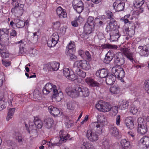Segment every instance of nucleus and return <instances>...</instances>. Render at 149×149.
Segmentation results:
<instances>
[{"label":"nucleus","instance_id":"obj_61","mask_svg":"<svg viewBox=\"0 0 149 149\" xmlns=\"http://www.w3.org/2000/svg\"><path fill=\"white\" fill-rule=\"evenodd\" d=\"M73 122L72 120H67L65 123L66 127L67 128H69L71 127V126L72 125Z\"/></svg>","mask_w":149,"mask_h":149},{"label":"nucleus","instance_id":"obj_27","mask_svg":"<svg viewBox=\"0 0 149 149\" xmlns=\"http://www.w3.org/2000/svg\"><path fill=\"white\" fill-rule=\"evenodd\" d=\"M75 47V43L73 42L70 41L69 44L66 47V52L69 53V52H75L74 48Z\"/></svg>","mask_w":149,"mask_h":149},{"label":"nucleus","instance_id":"obj_31","mask_svg":"<svg viewBox=\"0 0 149 149\" xmlns=\"http://www.w3.org/2000/svg\"><path fill=\"white\" fill-rule=\"evenodd\" d=\"M129 102L128 101L123 100L118 103L119 107L122 110H124L128 108L129 105Z\"/></svg>","mask_w":149,"mask_h":149},{"label":"nucleus","instance_id":"obj_57","mask_svg":"<svg viewBox=\"0 0 149 149\" xmlns=\"http://www.w3.org/2000/svg\"><path fill=\"white\" fill-rule=\"evenodd\" d=\"M6 103L2 100H0V111H1L6 107Z\"/></svg>","mask_w":149,"mask_h":149},{"label":"nucleus","instance_id":"obj_52","mask_svg":"<svg viewBox=\"0 0 149 149\" xmlns=\"http://www.w3.org/2000/svg\"><path fill=\"white\" fill-rule=\"evenodd\" d=\"M37 51L36 49L31 48L29 51V56L31 57L35 56L36 54Z\"/></svg>","mask_w":149,"mask_h":149},{"label":"nucleus","instance_id":"obj_40","mask_svg":"<svg viewBox=\"0 0 149 149\" xmlns=\"http://www.w3.org/2000/svg\"><path fill=\"white\" fill-rule=\"evenodd\" d=\"M144 3V0H136L134 2V6L136 8H140Z\"/></svg>","mask_w":149,"mask_h":149},{"label":"nucleus","instance_id":"obj_3","mask_svg":"<svg viewBox=\"0 0 149 149\" xmlns=\"http://www.w3.org/2000/svg\"><path fill=\"white\" fill-rule=\"evenodd\" d=\"M111 71L116 78H117L122 82H124L123 78L125 77V73L123 68L114 67L112 68Z\"/></svg>","mask_w":149,"mask_h":149},{"label":"nucleus","instance_id":"obj_55","mask_svg":"<svg viewBox=\"0 0 149 149\" xmlns=\"http://www.w3.org/2000/svg\"><path fill=\"white\" fill-rule=\"evenodd\" d=\"M111 110L112 115L115 116L118 112V107L116 106L112 107H111Z\"/></svg>","mask_w":149,"mask_h":149},{"label":"nucleus","instance_id":"obj_21","mask_svg":"<svg viewBox=\"0 0 149 149\" xmlns=\"http://www.w3.org/2000/svg\"><path fill=\"white\" fill-rule=\"evenodd\" d=\"M120 36V35L118 30L113 31L110 33V39L113 42L117 41Z\"/></svg>","mask_w":149,"mask_h":149},{"label":"nucleus","instance_id":"obj_50","mask_svg":"<svg viewBox=\"0 0 149 149\" xmlns=\"http://www.w3.org/2000/svg\"><path fill=\"white\" fill-rule=\"evenodd\" d=\"M102 142L103 146L106 148L108 149L109 148L110 144L109 140L104 139Z\"/></svg>","mask_w":149,"mask_h":149},{"label":"nucleus","instance_id":"obj_56","mask_svg":"<svg viewBox=\"0 0 149 149\" xmlns=\"http://www.w3.org/2000/svg\"><path fill=\"white\" fill-rule=\"evenodd\" d=\"M74 52H69V53H68L67 52H66V54L68 56L70 57V58L71 60H74L77 58L76 56L74 54Z\"/></svg>","mask_w":149,"mask_h":149},{"label":"nucleus","instance_id":"obj_17","mask_svg":"<svg viewBox=\"0 0 149 149\" xmlns=\"http://www.w3.org/2000/svg\"><path fill=\"white\" fill-rule=\"evenodd\" d=\"M85 82L89 86L91 87H99L100 84L94 81V80L90 77H87L85 79Z\"/></svg>","mask_w":149,"mask_h":149},{"label":"nucleus","instance_id":"obj_54","mask_svg":"<svg viewBox=\"0 0 149 149\" xmlns=\"http://www.w3.org/2000/svg\"><path fill=\"white\" fill-rule=\"evenodd\" d=\"M73 7L74 9L76 10L77 12L79 13H81L83 9V6H80V5L78 6H75Z\"/></svg>","mask_w":149,"mask_h":149},{"label":"nucleus","instance_id":"obj_35","mask_svg":"<svg viewBox=\"0 0 149 149\" xmlns=\"http://www.w3.org/2000/svg\"><path fill=\"white\" fill-rule=\"evenodd\" d=\"M70 87H68L66 88L65 89V91L67 93V94L70 96L72 97H75V86L74 88L70 91Z\"/></svg>","mask_w":149,"mask_h":149},{"label":"nucleus","instance_id":"obj_43","mask_svg":"<svg viewBox=\"0 0 149 149\" xmlns=\"http://www.w3.org/2000/svg\"><path fill=\"white\" fill-rule=\"evenodd\" d=\"M57 43V42L54 40L53 39L50 38L48 40L47 44L49 47H52L55 46Z\"/></svg>","mask_w":149,"mask_h":149},{"label":"nucleus","instance_id":"obj_51","mask_svg":"<svg viewBox=\"0 0 149 149\" xmlns=\"http://www.w3.org/2000/svg\"><path fill=\"white\" fill-rule=\"evenodd\" d=\"M1 57L4 58H6L8 57L9 55V54L6 49L3 51H1L0 52Z\"/></svg>","mask_w":149,"mask_h":149},{"label":"nucleus","instance_id":"obj_10","mask_svg":"<svg viewBox=\"0 0 149 149\" xmlns=\"http://www.w3.org/2000/svg\"><path fill=\"white\" fill-rule=\"evenodd\" d=\"M141 147L143 149H147L149 147V137L144 136L139 141Z\"/></svg>","mask_w":149,"mask_h":149},{"label":"nucleus","instance_id":"obj_6","mask_svg":"<svg viewBox=\"0 0 149 149\" xmlns=\"http://www.w3.org/2000/svg\"><path fill=\"white\" fill-rule=\"evenodd\" d=\"M73 66L79 68V67H80L82 69L86 70H88L90 68L88 62L86 60H84L79 61H76L74 64Z\"/></svg>","mask_w":149,"mask_h":149},{"label":"nucleus","instance_id":"obj_38","mask_svg":"<svg viewBox=\"0 0 149 149\" xmlns=\"http://www.w3.org/2000/svg\"><path fill=\"white\" fill-rule=\"evenodd\" d=\"M97 122L99 123V124L102 125V127L104 124L105 123L107 119L105 117L104 115H98L97 118Z\"/></svg>","mask_w":149,"mask_h":149},{"label":"nucleus","instance_id":"obj_37","mask_svg":"<svg viewBox=\"0 0 149 149\" xmlns=\"http://www.w3.org/2000/svg\"><path fill=\"white\" fill-rule=\"evenodd\" d=\"M29 40L31 42L35 43L37 42L38 39V35H37V32H34L33 33L32 36L30 37L28 36Z\"/></svg>","mask_w":149,"mask_h":149},{"label":"nucleus","instance_id":"obj_23","mask_svg":"<svg viewBox=\"0 0 149 149\" xmlns=\"http://www.w3.org/2000/svg\"><path fill=\"white\" fill-rule=\"evenodd\" d=\"M56 13L60 18L66 17L67 14L65 11L61 7H58L56 9Z\"/></svg>","mask_w":149,"mask_h":149},{"label":"nucleus","instance_id":"obj_28","mask_svg":"<svg viewBox=\"0 0 149 149\" xmlns=\"http://www.w3.org/2000/svg\"><path fill=\"white\" fill-rule=\"evenodd\" d=\"M73 69L80 77L84 78L86 77V72L81 70L79 68L73 66Z\"/></svg>","mask_w":149,"mask_h":149},{"label":"nucleus","instance_id":"obj_2","mask_svg":"<svg viewBox=\"0 0 149 149\" xmlns=\"http://www.w3.org/2000/svg\"><path fill=\"white\" fill-rule=\"evenodd\" d=\"M96 109L99 111L106 112L111 110V106L108 102L99 101L95 106Z\"/></svg>","mask_w":149,"mask_h":149},{"label":"nucleus","instance_id":"obj_60","mask_svg":"<svg viewBox=\"0 0 149 149\" xmlns=\"http://www.w3.org/2000/svg\"><path fill=\"white\" fill-rule=\"evenodd\" d=\"M50 38L53 39L54 40H55L56 42H57L59 40V37L57 33H54Z\"/></svg>","mask_w":149,"mask_h":149},{"label":"nucleus","instance_id":"obj_20","mask_svg":"<svg viewBox=\"0 0 149 149\" xmlns=\"http://www.w3.org/2000/svg\"><path fill=\"white\" fill-rule=\"evenodd\" d=\"M116 79V76L112 73L111 74H108L107 76L106 77V82L107 84L112 85L114 83Z\"/></svg>","mask_w":149,"mask_h":149},{"label":"nucleus","instance_id":"obj_8","mask_svg":"<svg viewBox=\"0 0 149 149\" xmlns=\"http://www.w3.org/2000/svg\"><path fill=\"white\" fill-rule=\"evenodd\" d=\"M114 63L116 64L120 65H123L125 63L124 56L122 53L119 52L114 54Z\"/></svg>","mask_w":149,"mask_h":149},{"label":"nucleus","instance_id":"obj_5","mask_svg":"<svg viewBox=\"0 0 149 149\" xmlns=\"http://www.w3.org/2000/svg\"><path fill=\"white\" fill-rule=\"evenodd\" d=\"M13 6L14 7L12 9L11 12L14 13L15 15L17 17L22 16L24 11L23 9L24 7V5L20 4L19 5L18 4Z\"/></svg>","mask_w":149,"mask_h":149},{"label":"nucleus","instance_id":"obj_13","mask_svg":"<svg viewBox=\"0 0 149 149\" xmlns=\"http://www.w3.org/2000/svg\"><path fill=\"white\" fill-rule=\"evenodd\" d=\"M113 6L116 11H120L124 9L125 3L120 0H117L113 3Z\"/></svg>","mask_w":149,"mask_h":149},{"label":"nucleus","instance_id":"obj_41","mask_svg":"<svg viewBox=\"0 0 149 149\" xmlns=\"http://www.w3.org/2000/svg\"><path fill=\"white\" fill-rule=\"evenodd\" d=\"M110 92L113 94H117L120 91L119 87L116 86L111 87L110 88Z\"/></svg>","mask_w":149,"mask_h":149},{"label":"nucleus","instance_id":"obj_34","mask_svg":"<svg viewBox=\"0 0 149 149\" xmlns=\"http://www.w3.org/2000/svg\"><path fill=\"white\" fill-rule=\"evenodd\" d=\"M44 87L49 90L51 92H52L53 93L55 91H56L57 89V87L56 86L53 85L52 84L49 83H47Z\"/></svg>","mask_w":149,"mask_h":149},{"label":"nucleus","instance_id":"obj_39","mask_svg":"<svg viewBox=\"0 0 149 149\" xmlns=\"http://www.w3.org/2000/svg\"><path fill=\"white\" fill-rule=\"evenodd\" d=\"M81 149H95L92 145L88 142H84L81 147Z\"/></svg>","mask_w":149,"mask_h":149},{"label":"nucleus","instance_id":"obj_26","mask_svg":"<svg viewBox=\"0 0 149 149\" xmlns=\"http://www.w3.org/2000/svg\"><path fill=\"white\" fill-rule=\"evenodd\" d=\"M125 123L127 128L130 130H132L134 127L133 119L131 117L127 118L125 120Z\"/></svg>","mask_w":149,"mask_h":149},{"label":"nucleus","instance_id":"obj_53","mask_svg":"<svg viewBox=\"0 0 149 149\" xmlns=\"http://www.w3.org/2000/svg\"><path fill=\"white\" fill-rule=\"evenodd\" d=\"M16 27L18 28H23L25 26V23L24 22L19 20L15 24Z\"/></svg>","mask_w":149,"mask_h":149},{"label":"nucleus","instance_id":"obj_44","mask_svg":"<svg viewBox=\"0 0 149 149\" xmlns=\"http://www.w3.org/2000/svg\"><path fill=\"white\" fill-rule=\"evenodd\" d=\"M67 78L70 80L74 81L78 78V76L74 74L72 71H71L70 75Z\"/></svg>","mask_w":149,"mask_h":149},{"label":"nucleus","instance_id":"obj_7","mask_svg":"<svg viewBox=\"0 0 149 149\" xmlns=\"http://www.w3.org/2000/svg\"><path fill=\"white\" fill-rule=\"evenodd\" d=\"M9 29L7 28L0 29V41H8L9 40Z\"/></svg>","mask_w":149,"mask_h":149},{"label":"nucleus","instance_id":"obj_15","mask_svg":"<svg viewBox=\"0 0 149 149\" xmlns=\"http://www.w3.org/2000/svg\"><path fill=\"white\" fill-rule=\"evenodd\" d=\"M139 54L141 56H147L149 55L148 48L146 45L140 46L138 47Z\"/></svg>","mask_w":149,"mask_h":149},{"label":"nucleus","instance_id":"obj_36","mask_svg":"<svg viewBox=\"0 0 149 149\" xmlns=\"http://www.w3.org/2000/svg\"><path fill=\"white\" fill-rule=\"evenodd\" d=\"M8 112L6 117V120L7 121H8L12 118L15 112V109L9 108L8 109Z\"/></svg>","mask_w":149,"mask_h":149},{"label":"nucleus","instance_id":"obj_48","mask_svg":"<svg viewBox=\"0 0 149 149\" xmlns=\"http://www.w3.org/2000/svg\"><path fill=\"white\" fill-rule=\"evenodd\" d=\"M83 6V4L81 0H73L72 2V6L73 7L75 6H78L79 5Z\"/></svg>","mask_w":149,"mask_h":149},{"label":"nucleus","instance_id":"obj_45","mask_svg":"<svg viewBox=\"0 0 149 149\" xmlns=\"http://www.w3.org/2000/svg\"><path fill=\"white\" fill-rule=\"evenodd\" d=\"M34 97L37 99H40L41 98V93L38 90H35L33 93Z\"/></svg>","mask_w":149,"mask_h":149},{"label":"nucleus","instance_id":"obj_63","mask_svg":"<svg viewBox=\"0 0 149 149\" xmlns=\"http://www.w3.org/2000/svg\"><path fill=\"white\" fill-rule=\"evenodd\" d=\"M61 24L59 22H56L53 24V27L55 29H58L60 27Z\"/></svg>","mask_w":149,"mask_h":149},{"label":"nucleus","instance_id":"obj_30","mask_svg":"<svg viewBox=\"0 0 149 149\" xmlns=\"http://www.w3.org/2000/svg\"><path fill=\"white\" fill-rule=\"evenodd\" d=\"M95 26L91 25L85 24L84 26V31L86 34L91 33L93 30Z\"/></svg>","mask_w":149,"mask_h":149},{"label":"nucleus","instance_id":"obj_33","mask_svg":"<svg viewBox=\"0 0 149 149\" xmlns=\"http://www.w3.org/2000/svg\"><path fill=\"white\" fill-rule=\"evenodd\" d=\"M120 144L123 149H130V142L126 139H123L121 140Z\"/></svg>","mask_w":149,"mask_h":149},{"label":"nucleus","instance_id":"obj_47","mask_svg":"<svg viewBox=\"0 0 149 149\" xmlns=\"http://www.w3.org/2000/svg\"><path fill=\"white\" fill-rule=\"evenodd\" d=\"M70 70V69L68 68H65L63 69V74L64 76L67 78L68 76L70 75L71 72Z\"/></svg>","mask_w":149,"mask_h":149},{"label":"nucleus","instance_id":"obj_46","mask_svg":"<svg viewBox=\"0 0 149 149\" xmlns=\"http://www.w3.org/2000/svg\"><path fill=\"white\" fill-rule=\"evenodd\" d=\"M85 24L91 25V26H95V22L94 18L92 17H89L88 18L87 22Z\"/></svg>","mask_w":149,"mask_h":149},{"label":"nucleus","instance_id":"obj_16","mask_svg":"<svg viewBox=\"0 0 149 149\" xmlns=\"http://www.w3.org/2000/svg\"><path fill=\"white\" fill-rule=\"evenodd\" d=\"M114 56V53L112 51H109L106 54L105 57L104 58L103 62L107 64L109 63L112 60Z\"/></svg>","mask_w":149,"mask_h":149},{"label":"nucleus","instance_id":"obj_24","mask_svg":"<svg viewBox=\"0 0 149 149\" xmlns=\"http://www.w3.org/2000/svg\"><path fill=\"white\" fill-rule=\"evenodd\" d=\"M108 74L107 71L104 68L97 70L96 73V75L101 78L106 77Z\"/></svg>","mask_w":149,"mask_h":149},{"label":"nucleus","instance_id":"obj_9","mask_svg":"<svg viewBox=\"0 0 149 149\" xmlns=\"http://www.w3.org/2000/svg\"><path fill=\"white\" fill-rule=\"evenodd\" d=\"M64 131H60L59 132V134L60 135V140H59L58 142L56 143H52L51 145H56L59 146L65 140H66L68 139L70 137V135L69 134H67L65 135L64 134Z\"/></svg>","mask_w":149,"mask_h":149},{"label":"nucleus","instance_id":"obj_58","mask_svg":"<svg viewBox=\"0 0 149 149\" xmlns=\"http://www.w3.org/2000/svg\"><path fill=\"white\" fill-rule=\"evenodd\" d=\"M67 106L68 109L73 110L74 108V104L71 102H69L67 104Z\"/></svg>","mask_w":149,"mask_h":149},{"label":"nucleus","instance_id":"obj_1","mask_svg":"<svg viewBox=\"0 0 149 149\" xmlns=\"http://www.w3.org/2000/svg\"><path fill=\"white\" fill-rule=\"evenodd\" d=\"M75 97L78 96L86 97L88 96L90 94L88 89L85 87L81 86L78 85L75 86Z\"/></svg>","mask_w":149,"mask_h":149},{"label":"nucleus","instance_id":"obj_32","mask_svg":"<svg viewBox=\"0 0 149 149\" xmlns=\"http://www.w3.org/2000/svg\"><path fill=\"white\" fill-rule=\"evenodd\" d=\"M44 122V125L48 129H49L52 127L53 123V120L52 119L48 118L45 119Z\"/></svg>","mask_w":149,"mask_h":149},{"label":"nucleus","instance_id":"obj_62","mask_svg":"<svg viewBox=\"0 0 149 149\" xmlns=\"http://www.w3.org/2000/svg\"><path fill=\"white\" fill-rule=\"evenodd\" d=\"M145 86L148 93H149V79L146 80L144 83Z\"/></svg>","mask_w":149,"mask_h":149},{"label":"nucleus","instance_id":"obj_59","mask_svg":"<svg viewBox=\"0 0 149 149\" xmlns=\"http://www.w3.org/2000/svg\"><path fill=\"white\" fill-rule=\"evenodd\" d=\"M101 47L103 49H112L113 48L112 45L109 44L102 45H101Z\"/></svg>","mask_w":149,"mask_h":149},{"label":"nucleus","instance_id":"obj_12","mask_svg":"<svg viewBox=\"0 0 149 149\" xmlns=\"http://www.w3.org/2000/svg\"><path fill=\"white\" fill-rule=\"evenodd\" d=\"M122 51L128 59L133 63H134V61L135 62L133 57V54L131 52L129 49L127 48H123V49Z\"/></svg>","mask_w":149,"mask_h":149},{"label":"nucleus","instance_id":"obj_49","mask_svg":"<svg viewBox=\"0 0 149 149\" xmlns=\"http://www.w3.org/2000/svg\"><path fill=\"white\" fill-rule=\"evenodd\" d=\"M111 134L112 136L119 138H121L122 136L121 134L119 131H111Z\"/></svg>","mask_w":149,"mask_h":149},{"label":"nucleus","instance_id":"obj_29","mask_svg":"<svg viewBox=\"0 0 149 149\" xmlns=\"http://www.w3.org/2000/svg\"><path fill=\"white\" fill-rule=\"evenodd\" d=\"M36 127L38 129H40L42 127L43 123L42 120L37 117H34L33 120Z\"/></svg>","mask_w":149,"mask_h":149},{"label":"nucleus","instance_id":"obj_42","mask_svg":"<svg viewBox=\"0 0 149 149\" xmlns=\"http://www.w3.org/2000/svg\"><path fill=\"white\" fill-rule=\"evenodd\" d=\"M106 17L107 19H109V21H112L113 19L115 20V17L113 15L112 13L109 10H107L106 12Z\"/></svg>","mask_w":149,"mask_h":149},{"label":"nucleus","instance_id":"obj_4","mask_svg":"<svg viewBox=\"0 0 149 149\" xmlns=\"http://www.w3.org/2000/svg\"><path fill=\"white\" fill-rule=\"evenodd\" d=\"M59 63L53 62L44 65L43 69L45 71H57L59 68Z\"/></svg>","mask_w":149,"mask_h":149},{"label":"nucleus","instance_id":"obj_22","mask_svg":"<svg viewBox=\"0 0 149 149\" xmlns=\"http://www.w3.org/2000/svg\"><path fill=\"white\" fill-rule=\"evenodd\" d=\"M48 110L51 114L54 116L61 115L60 111L57 108L54 107L53 106H50L48 107Z\"/></svg>","mask_w":149,"mask_h":149},{"label":"nucleus","instance_id":"obj_19","mask_svg":"<svg viewBox=\"0 0 149 149\" xmlns=\"http://www.w3.org/2000/svg\"><path fill=\"white\" fill-rule=\"evenodd\" d=\"M109 21V22L106 28V30L108 32L109 31L112 32L116 30V20H113V19L112 21Z\"/></svg>","mask_w":149,"mask_h":149},{"label":"nucleus","instance_id":"obj_14","mask_svg":"<svg viewBox=\"0 0 149 149\" xmlns=\"http://www.w3.org/2000/svg\"><path fill=\"white\" fill-rule=\"evenodd\" d=\"M52 99L56 102L60 101L63 98V93L61 92H58V90L56 89L53 94L52 96Z\"/></svg>","mask_w":149,"mask_h":149},{"label":"nucleus","instance_id":"obj_25","mask_svg":"<svg viewBox=\"0 0 149 149\" xmlns=\"http://www.w3.org/2000/svg\"><path fill=\"white\" fill-rule=\"evenodd\" d=\"M91 130H102V125L99 124L98 122H92L90 125Z\"/></svg>","mask_w":149,"mask_h":149},{"label":"nucleus","instance_id":"obj_18","mask_svg":"<svg viewBox=\"0 0 149 149\" xmlns=\"http://www.w3.org/2000/svg\"><path fill=\"white\" fill-rule=\"evenodd\" d=\"M144 118L142 119L141 117L138 118V128L139 130L141 129L145 130H147V125L146 123L144 121Z\"/></svg>","mask_w":149,"mask_h":149},{"label":"nucleus","instance_id":"obj_64","mask_svg":"<svg viewBox=\"0 0 149 149\" xmlns=\"http://www.w3.org/2000/svg\"><path fill=\"white\" fill-rule=\"evenodd\" d=\"M77 22H78V24H81L83 21L84 19L81 16H79L75 18Z\"/></svg>","mask_w":149,"mask_h":149},{"label":"nucleus","instance_id":"obj_11","mask_svg":"<svg viewBox=\"0 0 149 149\" xmlns=\"http://www.w3.org/2000/svg\"><path fill=\"white\" fill-rule=\"evenodd\" d=\"M98 132L96 131H87L86 136L88 139L91 141H95L98 139Z\"/></svg>","mask_w":149,"mask_h":149}]
</instances>
